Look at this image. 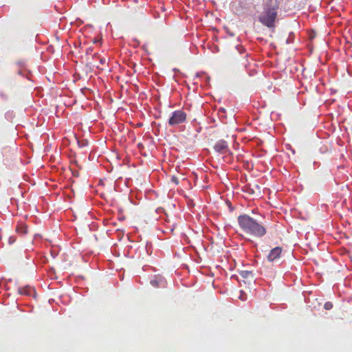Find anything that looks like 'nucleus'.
<instances>
[{
  "instance_id": "obj_19",
  "label": "nucleus",
  "mask_w": 352,
  "mask_h": 352,
  "mask_svg": "<svg viewBox=\"0 0 352 352\" xmlns=\"http://www.w3.org/2000/svg\"><path fill=\"white\" fill-rule=\"evenodd\" d=\"M99 61L101 65H103L105 63V58H99Z\"/></svg>"
},
{
  "instance_id": "obj_13",
  "label": "nucleus",
  "mask_w": 352,
  "mask_h": 352,
  "mask_svg": "<svg viewBox=\"0 0 352 352\" xmlns=\"http://www.w3.org/2000/svg\"><path fill=\"white\" fill-rule=\"evenodd\" d=\"M252 274L251 271L248 270H243L240 272V275L244 278H248L250 275H252Z\"/></svg>"
},
{
  "instance_id": "obj_5",
  "label": "nucleus",
  "mask_w": 352,
  "mask_h": 352,
  "mask_svg": "<svg viewBox=\"0 0 352 352\" xmlns=\"http://www.w3.org/2000/svg\"><path fill=\"white\" fill-rule=\"evenodd\" d=\"M282 252V248L280 247H276L273 248L267 256V260L270 262L274 261L275 259L279 258Z\"/></svg>"
},
{
  "instance_id": "obj_25",
  "label": "nucleus",
  "mask_w": 352,
  "mask_h": 352,
  "mask_svg": "<svg viewBox=\"0 0 352 352\" xmlns=\"http://www.w3.org/2000/svg\"><path fill=\"white\" fill-rule=\"evenodd\" d=\"M219 111L225 112V109L223 108H221L219 109Z\"/></svg>"
},
{
  "instance_id": "obj_26",
  "label": "nucleus",
  "mask_w": 352,
  "mask_h": 352,
  "mask_svg": "<svg viewBox=\"0 0 352 352\" xmlns=\"http://www.w3.org/2000/svg\"><path fill=\"white\" fill-rule=\"evenodd\" d=\"M255 188H256V189H258V190H259V188H260L259 186H258V185H257V184H256V185H255Z\"/></svg>"
},
{
  "instance_id": "obj_9",
  "label": "nucleus",
  "mask_w": 352,
  "mask_h": 352,
  "mask_svg": "<svg viewBox=\"0 0 352 352\" xmlns=\"http://www.w3.org/2000/svg\"><path fill=\"white\" fill-rule=\"evenodd\" d=\"M15 117V114L14 113L13 111H8L6 113H5V118L9 121V122H12L14 118Z\"/></svg>"
},
{
  "instance_id": "obj_7",
  "label": "nucleus",
  "mask_w": 352,
  "mask_h": 352,
  "mask_svg": "<svg viewBox=\"0 0 352 352\" xmlns=\"http://www.w3.org/2000/svg\"><path fill=\"white\" fill-rule=\"evenodd\" d=\"M19 293L23 295H26V296H29L35 295L34 289L30 286H26L24 287L19 288Z\"/></svg>"
},
{
  "instance_id": "obj_1",
  "label": "nucleus",
  "mask_w": 352,
  "mask_h": 352,
  "mask_svg": "<svg viewBox=\"0 0 352 352\" xmlns=\"http://www.w3.org/2000/svg\"><path fill=\"white\" fill-rule=\"evenodd\" d=\"M237 221L241 230L250 235L261 238L267 233V230L262 221L248 214L239 215L237 217Z\"/></svg>"
},
{
  "instance_id": "obj_3",
  "label": "nucleus",
  "mask_w": 352,
  "mask_h": 352,
  "mask_svg": "<svg viewBox=\"0 0 352 352\" xmlns=\"http://www.w3.org/2000/svg\"><path fill=\"white\" fill-rule=\"evenodd\" d=\"M186 119V113L182 110H177L172 113V116L168 120V124L174 126L184 122Z\"/></svg>"
},
{
  "instance_id": "obj_10",
  "label": "nucleus",
  "mask_w": 352,
  "mask_h": 352,
  "mask_svg": "<svg viewBox=\"0 0 352 352\" xmlns=\"http://www.w3.org/2000/svg\"><path fill=\"white\" fill-rule=\"evenodd\" d=\"M16 232L25 234L27 233V226L24 224H19L16 227Z\"/></svg>"
},
{
  "instance_id": "obj_2",
  "label": "nucleus",
  "mask_w": 352,
  "mask_h": 352,
  "mask_svg": "<svg viewBox=\"0 0 352 352\" xmlns=\"http://www.w3.org/2000/svg\"><path fill=\"white\" fill-rule=\"evenodd\" d=\"M278 8V0H267L264 4L263 12L259 16L258 21L268 28H273Z\"/></svg>"
},
{
  "instance_id": "obj_24",
  "label": "nucleus",
  "mask_w": 352,
  "mask_h": 352,
  "mask_svg": "<svg viewBox=\"0 0 352 352\" xmlns=\"http://www.w3.org/2000/svg\"><path fill=\"white\" fill-rule=\"evenodd\" d=\"M81 91H82V92H83V93H84V91H88V89H87V88H83V89H81Z\"/></svg>"
},
{
  "instance_id": "obj_22",
  "label": "nucleus",
  "mask_w": 352,
  "mask_h": 352,
  "mask_svg": "<svg viewBox=\"0 0 352 352\" xmlns=\"http://www.w3.org/2000/svg\"><path fill=\"white\" fill-rule=\"evenodd\" d=\"M91 52H92V49L90 47L87 50V54H90Z\"/></svg>"
},
{
  "instance_id": "obj_4",
  "label": "nucleus",
  "mask_w": 352,
  "mask_h": 352,
  "mask_svg": "<svg viewBox=\"0 0 352 352\" xmlns=\"http://www.w3.org/2000/svg\"><path fill=\"white\" fill-rule=\"evenodd\" d=\"M214 149L215 151L221 154H224L229 151L228 143L223 140H220L217 142L214 146Z\"/></svg>"
},
{
  "instance_id": "obj_23",
  "label": "nucleus",
  "mask_w": 352,
  "mask_h": 352,
  "mask_svg": "<svg viewBox=\"0 0 352 352\" xmlns=\"http://www.w3.org/2000/svg\"><path fill=\"white\" fill-rule=\"evenodd\" d=\"M174 229H175V226H174V225H173V226L170 228V231L172 232H173Z\"/></svg>"
},
{
  "instance_id": "obj_27",
  "label": "nucleus",
  "mask_w": 352,
  "mask_h": 352,
  "mask_svg": "<svg viewBox=\"0 0 352 352\" xmlns=\"http://www.w3.org/2000/svg\"><path fill=\"white\" fill-rule=\"evenodd\" d=\"M97 56H98L97 54H95L94 56V58L97 57Z\"/></svg>"
},
{
  "instance_id": "obj_8",
  "label": "nucleus",
  "mask_w": 352,
  "mask_h": 352,
  "mask_svg": "<svg viewBox=\"0 0 352 352\" xmlns=\"http://www.w3.org/2000/svg\"><path fill=\"white\" fill-rule=\"evenodd\" d=\"M16 72L19 75L30 79V77L28 76L30 72L28 71L25 68H18Z\"/></svg>"
},
{
  "instance_id": "obj_16",
  "label": "nucleus",
  "mask_w": 352,
  "mask_h": 352,
  "mask_svg": "<svg viewBox=\"0 0 352 352\" xmlns=\"http://www.w3.org/2000/svg\"><path fill=\"white\" fill-rule=\"evenodd\" d=\"M332 307H333V304L331 302H327L324 305V308L326 310H330L332 309Z\"/></svg>"
},
{
  "instance_id": "obj_12",
  "label": "nucleus",
  "mask_w": 352,
  "mask_h": 352,
  "mask_svg": "<svg viewBox=\"0 0 352 352\" xmlns=\"http://www.w3.org/2000/svg\"><path fill=\"white\" fill-rule=\"evenodd\" d=\"M243 191L247 192L249 195L254 194V188H251L250 185H246L243 187Z\"/></svg>"
},
{
  "instance_id": "obj_18",
  "label": "nucleus",
  "mask_w": 352,
  "mask_h": 352,
  "mask_svg": "<svg viewBox=\"0 0 352 352\" xmlns=\"http://www.w3.org/2000/svg\"><path fill=\"white\" fill-rule=\"evenodd\" d=\"M16 239L14 236H10L8 239V243L9 244H12L15 241Z\"/></svg>"
},
{
  "instance_id": "obj_20",
  "label": "nucleus",
  "mask_w": 352,
  "mask_h": 352,
  "mask_svg": "<svg viewBox=\"0 0 352 352\" xmlns=\"http://www.w3.org/2000/svg\"><path fill=\"white\" fill-rule=\"evenodd\" d=\"M172 181H173L176 184H177V182H178L177 179L175 177H173Z\"/></svg>"
},
{
  "instance_id": "obj_21",
  "label": "nucleus",
  "mask_w": 352,
  "mask_h": 352,
  "mask_svg": "<svg viewBox=\"0 0 352 352\" xmlns=\"http://www.w3.org/2000/svg\"><path fill=\"white\" fill-rule=\"evenodd\" d=\"M51 254H52V256L54 258H55V257L56 256V255H57V254H56V253H55V252H53V251H52V252H51Z\"/></svg>"
},
{
  "instance_id": "obj_15",
  "label": "nucleus",
  "mask_w": 352,
  "mask_h": 352,
  "mask_svg": "<svg viewBox=\"0 0 352 352\" xmlns=\"http://www.w3.org/2000/svg\"><path fill=\"white\" fill-rule=\"evenodd\" d=\"M294 33L291 32V33L289 34V36H288L287 39L286 43H287V44H289V43H292V42H293V41H294Z\"/></svg>"
},
{
  "instance_id": "obj_17",
  "label": "nucleus",
  "mask_w": 352,
  "mask_h": 352,
  "mask_svg": "<svg viewBox=\"0 0 352 352\" xmlns=\"http://www.w3.org/2000/svg\"><path fill=\"white\" fill-rule=\"evenodd\" d=\"M236 50L239 52V54H243L245 50L243 47L239 45L236 46Z\"/></svg>"
},
{
  "instance_id": "obj_11",
  "label": "nucleus",
  "mask_w": 352,
  "mask_h": 352,
  "mask_svg": "<svg viewBox=\"0 0 352 352\" xmlns=\"http://www.w3.org/2000/svg\"><path fill=\"white\" fill-rule=\"evenodd\" d=\"M204 76V81H205V83L206 85H208L209 84V82H210V76L206 75V74L204 72H198L196 74V76L197 77H201Z\"/></svg>"
},
{
  "instance_id": "obj_14",
  "label": "nucleus",
  "mask_w": 352,
  "mask_h": 352,
  "mask_svg": "<svg viewBox=\"0 0 352 352\" xmlns=\"http://www.w3.org/2000/svg\"><path fill=\"white\" fill-rule=\"evenodd\" d=\"M15 64L19 68H25L26 66V63L24 60H17Z\"/></svg>"
},
{
  "instance_id": "obj_6",
  "label": "nucleus",
  "mask_w": 352,
  "mask_h": 352,
  "mask_svg": "<svg viewBox=\"0 0 352 352\" xmlns=\"http://www.w3.org/2000/svg\"><path fill=\"white\" fill-rule=\"evenodd\" d=\"M150 283L154 287H164L165 280L162 276H155L153 279L151 280Z\"/></svg>"
}]
</instances>
